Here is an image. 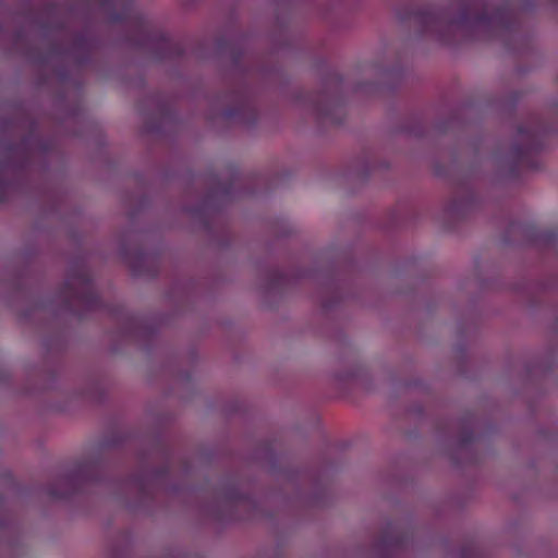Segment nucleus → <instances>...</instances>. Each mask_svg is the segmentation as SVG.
Here are the masks:
<instances>
[{"instance_id": "obj_1", "label": "nucleus", "mask_w": 558, "mask_h": 558, "mask_svg": "<svg viewBox=\"0 0 558 558\" xmlns=\"http://www.w3.org/2000/svg\"><path fill=\"white\" fill-rule=\"evenodd\" d=\"M77 263L72 257V317L74 316V305L83 302L90 305V295L93 293V284L90 280L81 278L77 274Z\"/></svg>"}, {"instance_id": "obj_2", "label": "nucleus", "mask_w": 558, "mask_h": 558, "mask_svg": "<svg viewBox=\"0 0 558 558\" xmlns=\"http://www.w3.org/2000/svg\"><path fill=\"white\" fill-rule=\"evenodd\" d=\"M78 46H80L78 37L76 35H74V33L72 32V44H71V47H72V69L74 68V63L76 61V52L78 50Z\"/></svg>"}, {"instance_id": "obj_3", "label": "nucleus", "mask_w": 558, "mask_h": 558, "mask_svg": "<svg viewBox=\"0 0 558 558\" xmlns=\"http://www.w3.org/2000/svg\"><path fill=\"white\" fill-rule=\"evenodd\" d=\"M10 183L3 180L0 175V201H4L5 194L9 191Z\"/></svg>"}, {"instance_id": "obj_4", "label": "nucleus", "mask_w": 558, "mask_h": 558, "mask_svg": "<svg viewBox=\"0 0 558 558\" xmlns=\"http://www.w3.org/2000/svg\"><path fill=\"white\" fill-rule=\"evenodd\" d=\"M71 117H72V137L74 136V124L76 123V113L74 111V106L72 105V113H71Z\"/></svg>"}, {"instance_id": "obj_5", "label": "nucleus", "mask_w": 558, "mask_h": 558, "mask_svg": "<svg viewBox=\"0 0 558 558\" xmlns=\"http://www.w3.org/2000/svg\"><path fill=\"white\" fill-rule=\"evenodd\" d=\"M71 478H72V494L74 493V474L72 473L71 475Z\"/></svg>"}, {"instance_id": "obj_6", "label": "nucleus", "mask_w": 558, "mask_h": 558, "mask_svg": "<svg viewBox=\"0 0 558 558\" xmlns=\"http://www.w3.org/2000/svg\"><path fill=\"white\" fill-rule=\"evenodd\" d=\"M71 12H72V15H73L74 14V5L73 4H72Z\"/></svg>"}]
</instances>
